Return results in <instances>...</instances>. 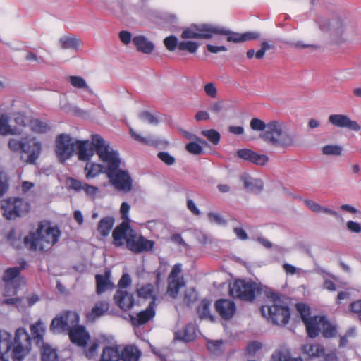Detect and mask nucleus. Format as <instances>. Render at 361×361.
I'll return each instance as SVG.
<instances>
[{
	"instance_id": "obj_1",
	"label": "nucleus",
	"mask_w": 361,
	"mask_h": 361,
	"mask_svg": "<svg viewBox=\"0 0 361 361\" xmlns=\"http://www.w3.org/2000/svg\"><path fill=\"white\" fill-rule=\"evenodd\" d=\"M107 168L104 173L109 180V183L118 191L125 193L130 192L133 189V179L127 171L120 169L121 160L116 152L109 154L104 157Z\"/></svg>"
},
{
	"instance_id": "obj_2",
	"label": "nucleus",
	"mask_w": 361,
	"mask_h": 361,
	"mask_svg": "<svg viewBox=\"0 0 361 361\" xmlns=\"http://www.w3.org/2000/svg\"><path fill=\"white\" fill-rule=\"evenodd\" d=\"M8 147L12 152L20 154L21 161L30 165L37 164L43 150L42 143L36 137H30L11 138Z\"/></svg>"
},
{
	"instance_id": "obj_3",
	"label": "nucleus",
	"mask_w": 361,
	"mask_h": 361,
	"mask_svg": "<svg viewBox=\"0 0 361 361\" xmlns=\"http://www.w3.org/2000/svg\"><path fill=\"white\" fill-rule=\"evenodd\" d=\"M60 235L61 231L56 226H47L44 228L43 225H39L36 233L25 237L24 243L30 250L44 251L58 242Z\"/></svg>"
},
{
	"instance_id": "obj_4",
	"label": "nucleus",
	"mask_w": 361,
	"mask_h": 361,
	"mask_svg": "<svg viewBox=\"0 0 361 361\" xmlns=\"http://www.w3.org/2000/svg\"><path fill=\"white\" fill-rule=\"evenodd\" d=\"M75 151L78 159L81 161H88L94 155V152L97 154L99 159L104 162L106 161V155L113 154L114 151L110 149L109 145L105 140L97 134L92 135L90 140H76Z\"/></svg>"
},
{
	"instance_id": "obj_5",
	"label": "nucleus",
	"mask_w": 361,
	"mask_h": 361,
	"mask_svg": "<svg viewBox=\"0 0 361 361\" xmlns=\"http://www.w3.org/2000/svg\"><path fill=\"white\" fill-rule=\"evenodd\" d=\"M261 138L268 144L287 148L295 144V137L282 123L271 121L268 123L267 130L262 132Z\"/></svg>"
},
{
	"instance_id": "obj_6",
	"label": "nucleus",
	"mask_w": 361,
	"mask_h": 361,
	"mask_svg": "<svg viewBox=\"0 0 361 361\" xmlns=\"http://www.w3.org/2000/svg\"><path fill=\"white\" fill-rule=\"evenodd\" d=\"M270 304L262 306L260 309L262 314L267 317L273 324L285 326L290 318V312L288 306L283 304L281 295L276 293L268 295Z\"/></svg>"
},
{
	"instance_id": "obj_7",
	"label": "nucleus",
	"mask_w": 361,
	"mask_h": 361,
	"mask_svg": "<svg viewBox=\"0 0 361 361\" xmlns=\"http://www.w3.org/2000/svg\"><path fill=\"white\" fill-rule=\"evenodd\" d=\"M260 291L255 282L245 279H236L229 286V295L243 301H253Z\"/></svg>"
},
{
	"instance_id": "obj_8",
	"label": "nucleus",
	"mask_w": 361,
	"mask_h": 361,
	"mask_svg": "<svg viewBox=\"0 0 361 361\" xmlns=\"http://www.w3.org/2000/svg\"><path fill=\"white\" fill-rule=\"evenodd\" d=\"M3 216L8 220L23 216L30 210V203L21 197H10L1 202Z\"/></svg>"
},
{
	"instance_id": "obj_9",
	"label": "nucleus",
	"mask_w": 361,
	"mask_h": 361,
	"mask_svg": "<svg viewBox=\"0 0 361 361\" xmlns=\"http://www.w3.org/2000/svg\"><path fill=\"white\" fill-rule=\"evenodd\" d=\"M32 342L28 332L24 328H18L15 332V337L12 345L13 360L22 361L30 351Z\"/></svg>"
},
{
	"instance_id": "obj_10",
	"label": "nucleus",
	"mask_w": 361,
	"mask_h": 361,
	"mask_svg": "<svg viewBox=\"0 0 361 361\" xmlns=\"http://www.w3.org/2000/svg\"><path fill=\"white\" fill-rule=\"evenodd\" d=\"M80 322L79 314L73 311H66L55 317L50 324V331L54 334L68 332L72 326Z\"/></svg>"
},
{
	"instance_id": "obj_11",
	"label": "nucleus",
	"mask_w": 361,
	"mask_h": 361,
	"mask_svg": "<svg viewBox=\"0 0 361 361\" xmlns=\"http://www.w3.org/2000/svg\"><path fill=\"white\" fill-rule=\"evenodd\" d=\"M20 274V269L18 267L8 268L4 271L3 280L6 283L4 296L10 297L16 295L18 289L23 279L18 278Z\"/></svg>"
},
{
	"instance_id": "obj_12",
	"label": "nucleus",
	"mask_w": 361,
	"mask_h": 361,
	"mask_svg": "<svg viewBox=\"0 0 361 361\" xmlns=\"http://www.w3.org/2000/svg\"><path fill=\"white\" fill-rule=\"evenodd\" d=\"M56 154L60 162L70 159L75 151V141L70 135L61 134L56 138Z\"/></svg>"
},
{
	"instance_id": "obj_13",
	"label": "nucleus",
	"mask_w": 361,
	"mask_h": 361,
	"mask_svg": "<svg viewBox=\"0 0 361 361\" xmlns=\"http://www.w3.org/2000/svg\"><path fill=\"white\" fill-rule=\"evenodd\" d=\"M154 246V242L153 240H148L141 235H137L134 230L130 231L126 245V247L130 251L134 253L148 252L152 250Z\"/></svg>"
},
{
	"instance_id": "obj_14",
	"label": "nucleus",
	"mask_w": 361,
	"mask_h": 361,
	"mask_svg": "<svg viewBox=\"0 0 361 361\" xmlns=\"http://www.w3.org/2000/svg\"><path fill=\"white\" fill-rule=\"evenodd\" d=\"M214 35V26L208 24L192 25L183 30V39H210Z\"/></svg>"
},
{
	"instance_id": "obj_15",
	"label": "nucleus",
	"mask_w": 361,
	"mask_h": 361,
	"mask_svg": "<svg viewBox=\"0 0 361 361\" xmlns=\"http://www.w3.org/2000/svg\"><path fill=\"white\" fill-rule=\"evenodd\" d=\"M68 335L71 342L80 348L87 347L91 339L90 334L86 328L78 324L71 326Z\"/></svg>"
},
{
	"instance_id": "obj_16",
	"label": "nucleus",
	"mask_w": 361,
	"mask_h": 361,
	"mask_svg": "<svg viewBox=\"0 0 361 361\" xmlns=\"http://www.w3.org/2000/svg\"><path fill=\"white\" fill-rule=\"evenodd\" d=\"M313 327L316 329V335L308 336L312 338L317 337L320 333L324 338H330L335 337L337 333L336 327L331 324L324 316H319L316 324Z\"/></svg>"
},
{
	"instance_id": "obj_17",
	"label": "nucleus",
	"mask_w": 361,
	"mask_h": 361,
	"mask_svg": "<svg viewBox=\"0 0 361 361\" xmlns=\"http://www.w3.org/2000/svg\"><path fill=\"white\" fill-rule=\"evenodd\" d=\"M296 309L300 313L301 319L304 323L308 336H315L316 329L313 327L319 316L311 317V310L308 305L304 303H298Z\"/></svg>"
},
{
	"instance_id": "obj_18",
	"label": "nucleus",
	"mask_w": 361,
	"mask_h": 361,
	"mask_svg": "<svg viewBox=\"0 0 361 361\" xmlns=\"http://www.w3.org/2000/svg\"><path fill=\"white\" fill-rule=\"evenodd\" d=\"M156 302L150 301L145 310L138 312L136 316H130L132 325L138 327L152 320L156 314Z\"/></svg>"
},
{
	"instance_id": "obj_19",
	"label": "nucleus",
	"mask_w": 361,
	"mask_h": 361,
	"mask_svg": "<svg viewBox=\"0 0 361 361\" xmlns=\"http://www.w3.org/2000/svg\"><path fill=\"white\" fill-rule=\"evenodd\" d=\"M215 310L220 317L225 319H231L236 311L235 303L228 299H219L215 302Z\"/></svg>"
},
{
	"instance_id": "obj_20",
	"label": "nucleus",
	"mask_w": 361,
	"mask_h": 361,
	"mask_svg": "<svg viewBox=\"0 0 361 361\" xmlns=\"http://www.w3.org/2000/svg\"><path fill=\"white\" fill-rule=\"evenodd\" d=\"M329 121L333 126L338 128H345L353 131H359L361 129L360 126L355 121L343 114H331L329 117Z\"/></svg>"
},
{
	"instance_id": "obj_21",
	"label": "nucleus",
	"mask_w": 361,
	"mask_h": 361,
	"mask_svg": "<svg viewBox=\"0 0 361 361\" xmlns=\"http://www.w3.org/2000/svg\"><path fill=\"white\" fill-rule=\"evenodd\" d=\"M109 302L105 300L96 302L90 311L85 314L87 322H95L99 318L105 315L109 312Z\"/></svg>"
},
{
	"instance_id": "obj_22",
	"label": "nucleus",
	"mask_w": 361,
	"mask_h": 361,
	"mask_svg": "<svg viewBox=\"0 0 361 361\" xmlns=\"http://www.w3.org/2000/svg\"><path fill=\"white\" fill-rule=\"evenodd\" d=\"M239 158L248 161L255 165L264 166L268 161L269 157L265 154H260L250 149H241L237 151Z\"/></svg>"
},
{
	"instance_id": "obj_23",
	"label": "nucleus",
	"mask_w": 361,
	"mask_h": 361,
	"mask_svg": "<svg viewBox=\"0 0 361 361\" xmlns=\"http://www.w3.org/2000/svg\"><path fill=\"white\" fill-rule=\"evenodd\" d=\"M133 230L128 223L122 222L121 224L117 226L112 233L113 243L116 247H121L124 245H127V239L130 235V231Z\"/></svg>"
},
{
	"instance_id": "obj_24",
	"label": "nucleus",
	"mask_w": 361,
	"mask_h": 361,
	"mask_svg": "<svg viewBox=\"0 0 361 361\" xmlns=\"http://www.w3.org/2000/svg\"><path fill=\"white\" fill-rule=\"evenodd\" d=\"M30 330L31 340L37 347L44 344V338L46 333V327L42 320L39 319L31 324Z\"/></svg>"
},
{
	"instance_id": "obj_25",
	"label": "nucleus",
	"mask_w": 361,
	"mask_h": 361,
	"mask_svg": "<svg viewBox=\"0 0 361 361\" xmlns=\"http://www.w3.org/2000/svg\"><path fill=\"white\" fill-rule=\"evenodd\" d=\"M116 305L123 310H130L135 303L134 297L126 290H118L114 295Z\"/></svg>"
},
{
	"instance_id": "obj_26",
	"label": "nucleus",
	"mask_w": 361,
	"mask_h": 361,
	"mask_svg": "<svg viewBox=\"0 0 361 361\" xmlns=\"http://www.w3.org/2000/svg\"><path fill=\"white\" fill-rule=\"evenodd\" d=\"M142 352L133 344L121 345L120 360L121 361H138Z\"/></svg>"
},
{
	"instance_id": "obj_27",
	"label": "nucleus",
	"mask_w": 361,
	"mask_h": 361,
	"mask_svg": "<svg viewBox=\"0 0 361 361\" xmlns=\"http://www.w3.org/2000/svg\"><path fill=\"white\" fill-rule=\"evenodd\" d=\"M68 182L71 188L77 192L84 190L86 195L89 196H95L99 190L97 187L90 185L73 178H70Z\"/></svg>"
},
{
	"instance_id": "obj_28",
	"label": "nucleus",
	"mask_w": 361,
	"mask_h": 361,
	"mask_svg": "<svg viewBox=\"0 0 361 361\" xmlns=\"http://www.w3.org/2000/svg\"><path fill=\"white\" fill-rule=\"evenodd\" d=\"M111 271L106 270L104 274H97L95 276L96 280V292L100 295L106 291L112 286V283L110 281Z\"/></svg>"
},
{
	"instance_id": "obj_29",
	"label": "nucleus",
	"mask_w": 361,
	"mask_h": 361,
	"mask_svg": "<svg viewBox=\"0 0 361 361\" xmlns=\"http://www.w3.org/2000/svg\"><path fill=\"white\" fill-rule=\"evenodd\" d=\"M196 338L195 327L192 324H188L185 327L175 333L174 338L188 343L194 341Z\"/></svg>"
},
{
	"instance_id": "obj_30",
	"label": "nucleus",
	"mask_w": 361,
	"mask_h": 361,
	"mask_svg": "<svg viewBox=\"0 0 361 361\" xmlns=\"http://www.w3.org/2000/svg\"><path fill=\"white\" fill-rule=\"evenodd\" d=\"M132 41L137 50L140 52L149 54L154 49V44L143 35L135 36L133 38Z\"/></svg>"
},
{
	"instance_id": "obj_31",
	"label": "nucleus",
	"mask_w": 361,
	"mask_h": 361,
	"mask_svg": "<svg viewBox=\"0 0 361 361\" xmlns=\"http://www.w3.org/2000/svg\"><path fill=\"white\" fill-rule=\"evenodd\" d=\"M121 345H114L103 348L100 361H120Z\"/></svg>"
},
{
	"instance_id": "obj_32",
	"label": "nucleus",
	"mask_w": 361,
	"mask_h": 361,
	"mask_svg": "<svg viewBox=\"0 0 361 361\" xmlns=\"http://www.w3.org/2000/svg\"><path fill=\"white\" fill-rule=\"evenodd\" d=\"M137 295L140 299L149 300L156 302L157 296L155 294V288L151 283L142 285L137 289Z\"/></svg>"
},
{
	"instance_id": "obj_33",
	"label": "nucleus",
	"mask_w": 361,
	"mask_h": 361,
	"mask_svg": "<svg viewBox=\"0 0 361 361\" xmlns=\"http://www.w3.org/2000/svg\"><path fill=\"white\" fill-rule=\"evenodd\" d=\"M244 187L252 192H259L263 189V183L261 180L253 179L247 174H244L240 178Z\"/></svg>"
},
{
	"instance_id": "obj_34",
	"label": "nucleus",
	"mask_w": 361,
	"mask_h": 361,
	"mask_svg": "<svg viewBox=\"0 0 361 361\" xmlns=\"http://www.w3.org/2000/svg\"><path fill=\"white\" fill-rule=\"evenodd\" d=\"M302 350L310 357H319L325 353L324 348L320 344L307 343L302 346Z\"/></svg>"
},
{
	"instance_id": "obj_35",
	"label": "nucleus",
	"mask_w": 361,
	"mask_h": 361,
	"mask_svg": "<svg viewBox=\"0 0 361 361\" xmlns=\"http://www.w3.org/2000/svg\"><path fill=\"white\" fill-rule=\"evenodd\" d=\"M9 118L6 114H0V135H19L21 133L16 128H12L9 123Z\"/></svg>"
},
{
	"instance_id": "obj_36",
	"label": "nucleus",
	"mask_w": 361,
	"mask_h": 361,
	"mask_svg": "<svg viewBox=\"0 0 361 361\" xmlns=\"http://www.w3.org/2000/svg\"><path fill=\"white\" fill-rule=\"evenodd\" d=\"M104 168L102 164L93 162H87L85 167V177L87 179H92L104 173Z\"/></svg>"
},
{
	"instance_id": "obj_37",
	"label": "nucleus",
	"mask_w": 361,
	"mask_h": 361,
	"mask_svg": "<svg viewBox=\"0 0 361 361\" xmlns=\"http://www.w3.org/2000/svg\"><path fill=\"white\" fill-rule=\"evenodd\" d=\"M13 345L12 336L8 331L0 330V354H6Z\"/></svg>"
},
{
	"instance_id": "obj_38",
	"label": "nucleus",
	"mask_w": 361,
	"mask_h": 361,
	"mask_svg": "<svg viewBox=\"0 0 361 361\" xmlns=\"http://www.w3.org/2000/svg\"><path fill=\"white\" fill-rule=\"evenodd\" d=\"M185 283L183 279H170L169 278V283L167 286V294L173 298H176L179 293L181 287L184 286Z\"/></svg>"
},
{
	"instance_id": "obj_39",
	"label": "nucleus",
	"mask_w": 361,
	"mask_h": 361,
	"mask_svg": "<svg viewBox=\"0 0 361 361\" xmlns=\"http://www.w3.org/2000/svg\"><path fill=\"white\" fill-rule=\"evenodd\" d=\"M114 224V219L111 216L102 218L98 223L97 231L103 236L106 237Z\"/></svg>"
},
{
	"instance_id": "obj_40",
	"label": "nucleus",
	"mask_w": 361,
	"mask_h": 361,
	"mask_svg": "<svg viewBox=\"0 0 361 361\" xmlns=\"http://www.w3.org/2000/svg\"><path fill=\"white\" fill-rule=\"evenodd\" d=\"M30 130L34 133L44 134L51 130V126L39 119H32L29 121Z\"/></svg>"
},
{
	"instance_id": "obj_41",
	"label": "nucleus",
	"mask_w": 361,
	"mask_h": 361,
	"mask_svg": "<svg viewBox=\"0 0 361 361\" xmlns=\"http://www.w3.org/2000/svg\"><path fill=\"white\" fill-rule=\"evenodd\" d=\"M214 35H226L228 42H242V34L229 31L224 27L214 26Z\"/></svg>"
},
{
	"instance_id": "obj_42",
	"label": "nucleus",
	"mask_w": 361,
	"mask_h": 361,
	"mask_svg": "<svg viewBox=\"0 0 361 361\" xmlns=\"http://www.w3.org/2000/svg\"><path fill=\"white\" fill-rule=\"evenodd\" d=\"M39 348H41L42 361H59L56 350L50 345L44 343Z\"/></svg>"
},
{
	"instance_id": "obj_43",
	"label": "nucleus",
	"mask_w": 361,
	"mask_h": 361,
	"mask_svg": "<svg viewBox=\"0 0 361 361\" xmlns=\"http://www.w3.org/2000/svg\"><path fill=\"white\" fill-rule=\"evenodd\" d=\"M211 302L207 299L202 300L197 307V312L201 319L213 320L214 318L210 313Z\"/></svg>"
},
{
	"instance_id": "obj_44",
	"label": "nucleus",
	"mask_w": 361,
	"mask_h": 361,
	"mask_svg": "<svg viewBox=\"0 0 361 361\" xmlns=\"http://www.w3.org/2000/svg\"><path fill=\"white\" fill-rule=\"evenodd\" d=\"M271 361H302L301 358H292L287 350L283 349L275 351L271 356Z\"/></svg>"
},
{
	"instance_id": "obj_45",
	"label": "nucleus",
	"mask_w": 361,
	"mask_h": 361,
	"mask_svg": "<svg viewBox=\"0 0 361 361\" xmlns=\"http://www.w3.org/2000/svg\"><path fill=\"white\" fill-rule=\"evenodd\" d=\"M61 47L63 49H78L81 41L76 37H64L60 39Z\"/></svg>"
},
{
	"instance_id": "obj_46",
	"label": "nucleus",
	"mask_w": 361,
	"mask_h": 361,
	"mask_svg": "<svg viewBox=\"0 0 361 361\" xmlns=\"http://www.w3.org/2000/svg\"><path fill=\"white\" fill-rule=\"evenodd\" d=\"M99 347V342L94 341L89 348H83V354L88 360H93L97 357V352Z\"/></svg>"
},
{
	"instance_id": "obj_47",
	"label": "nucleus",
	"mask_w": 361,
	"mask_h": 361,
	"mask_svg": "<svg viewBox=\"0 0 361 361\" xmlns=\"http://www.w3.org/2000/svg\"><path fill=\"white\" fill-rule=\"evenodd\" d=\"M207 347L214 355H219L224 351L222 340L209 341L207 343Z\"/></svg>"
},
{
	"instance_id": "obj_48",
	"label": "nucleus",
	"mask_w": 361,
	"mask_h": 361,
	"mask_svg": "<svg viewBox=\"0 0 361 361\" xmlns=\"http://www.w3.org/2000/svg\"><path fill=\"white\" fill-rule=\"evenodd\" d=\"M201 134L214 145H218L221 139L220 133L214 129L202 130Z\"/></svg>"
},
{
	"instance_id": "obj_49",
	"label": "nucleus",
	"mask_w": 361,
	"mask_h": 361,
	"mask_svg": "<svg viewBox=\"0 0 361 361\" xmlns=\"http://www.w3.org/2000/svg\"><path fill=\"white\" fill-rule=\"evenodd\" d=\"M199 47L197 42L192 41H182L178 44V49L188 51L190 54H195Z\"/></svg>"
},
{
	"instance_id": "obj_50",
	"label": "nucleus",
	"mask_w": 361,
	"mask_h": 361,
	"mask_svg": "<svg viewBox=\"0 0 361 361\" xmlns=\"http://www.w3.org/2000/svg\"><path fill=\"white\" fill-rule=\"evenodd\" d=\"M9 188V177L4 171H0V197L7 192Z\"/></svg>"
},
{
	"instance_id": "obj_51",
	"label": "nucleus",
	"mask_w": 361,
	"mask_h": 361,
	"mask_svg": "<svg viewBox=\"0 0 361 361\" xmlns=\"http://www.w3.org/2000/svg\"><path fill=\"white\" fill-rule=\"evenodd\" d=\"M178 39L174 35H170L164 39V46L170 51H174L177 47L178 48Z\"/></svg>"
},
{
	"instance_id": "obj_52",
	"label": "nucleus",
	"mask_w": 361,
	"mask_h": 361,
	"mask_svg": "<svg viewBox=\"0 0 361 361\" xmlns=\"http://www.w3.org/2000/svg\"><path fill=\"white\" fill-rule=\"evenodd\" d=\"M185 149L192 154L200 155L203 153L201 145L196 142H191L185 145Z\"/></svg>"
},
{
	"instance_id": "obj_53",
	"label": "nucleus",
	"mask_w": 361,
	"mask_h": 361,
	"mask_svg": "<svg viewBox=\"0 0 361 361\" xmlns=\"http://www.w3.org/2000/svg\"><path fill=\"white\" fill-rule=\"evenodd\" d=\"M250 128L257 131H265L267 130L268 123H265L259 118H252L250 121Z\"/></svg>"
},
{
	"instance_id": "obj_54",
	"label": "nucleus",
	"mask_w": 361,
	"mask_h": 361,
	"mask_svg": "<svg viewBox=\"0 0 361 361\" xmlns=\"http://www.w3.org/2000/svg\"><path fill=\"white\" fill-rule=\"evenodd\" d=\"M68 80L74 87L79 89L87 87L85 79L80 76H70Z\"/></svg>"
},
{
	"instance_id": "obj_55",
	"label": "nucleus",
	"mask_w": 361,
	"mask_h": 361,
	"mask_svg": "<svg viewBox=\"0 0 361 361\" xmlns=\"http://www.w3.org/2000/svg\"><path fill=\"white\" fill-rule=\"evenodd\" d=\"M342 148L338 145H328L322 148V152L326 155H340Z\"/></svg>"
},
{
	"instance_id": "obj_56",
	"label": "nucleus",
	"mask_w": 361,
	"mask_h": 361,
	"mask_svg": "<svg viewBox=\"0 0 361 361\" xmlns=\"http://www.w3.org/2000/svg\"><path fill=\"white\" fill-rule=\"evenodd\" d=\"M157 157L167 166L173 165L176 162V159L166 152H159Z\"/></svg>"
},
{
	"instance_id": "obj_57",
	"label": "nucleus",
	"mask_w": 361,
	"mask_h": 361,
	"mask_svg": "<svg viewBox=\"0 0 361 361\" xmlns=\"http://www.w3.org/2000/svg\"><path fill=\"white\" fill-rule=\"evenodd\" d=\"M130 135L132 136V137H133L135 140L140 142L141 143L148 145H152V146L157 145V141H155L154 140H149L146 137H143L140 136V135L137 134L135 132H134L133 129L130 130Z\"/></svg>"
},
{
	"instance_id": "obj_58",
	"label": "nucleus",
	"mask_w": 361,
	"mask_h": 361,
	"mask_svg": "<svg viewBox=\"0 0 361 361\" xmlns=\"http://www.w3.org/2000/svg\"><path fill=\"white\" fill-rule=\"evenodd\" d=\"M197 298V293L194 289H188L185 291L184 302L188 305L194 302Z\"/></svg>"
},
{
	"instance_id": "obj_59",
	"label": "nucleus",
	"mask_w": 361,
	"mask_h": 361,
	"mask_svg": "<svg viewBox=\"0 0 361 361\" xmlns=\"http://www.w3.org/2000/svg\"><path fill=\"white\" fill-rule=\"evenodd\" d=\"M139 118L150 124L158 123L157 118L148 111H142L139 114Z\"/></svg>"
},
{
	"instance_id": "obj_60",
	"label": "nucleus",
	"mask_w": 361,
	"mask_h": 361,
	"mask_svg": "<svg viewBox=\"0 0 361 361\" xmlns=\"http://www.w3.org/2000/svg\"><path fill=\"white\" fill-rule=\"evenodd\" d=\"M262 348V344L258 341H252L247 344L245 352L247 355H250L255 354L258 350Z\"/></svg>"
},
{
	"instance_id": "obj_61",
	"label": "nucleus",
	"mask_w": 361,
	"mask_h": 361,
	"mask_svg": "<svg viewBox=\"0 0 361 361\" xmlns=\"http://www.w3.org/2000/svg\"><path fill=\"white\" fill-rule=\"evenodd\" d=\"M273 47L267 42H263L261 44V49L255 52V57L257 59H262L267 50L272 49Z\"/></svg>"
},
{
	"instance_id": "obj_62",
	"label": "nucleus",
	"mask_w": 361,
	"mask_h": 361,
	"mask_svg": "<svg viewBox=\"0 0 361 361\" xmlns=\"http://www.w3.org/2000/svg\"><path fill=\"white\" fill-rule=\"evenodd\" d=\"M206 94L212 98H215L217 94V90L214 83H207L204 85Z\"/></svg>"
},
{
	"instance_id": "obj_63",
	"label": "nucleus",
	"mask_w": 361,
	"mask_h": 361,
	"mask_svg": "<svg viewBox=\"0 0 361 361\" xmlns=\"http://www.w3.org/2000/svg\"><path fill=\"white\" fill-rule=\"evenodd\" d=\"M14 121L18 126L21 127H25L27 123L26 116L19 112L15 114Z\"/></svg>"
},
{
	"instance_id": "obj_64",
	"label": "nucleus",
	"mask_w": 361,
	"mask_h": 361,
	"mask_svg": "<svg viewBox=\"0 0 361 361\" xmlns=\"http://www.w3.org/2000/svg\"><path fill=\"white\" fill-rule=\"evenodd\" d=\"M349 309L354 313L361 314V300L351 302L349 305Z\"/></svg>"
}]
</instances>
